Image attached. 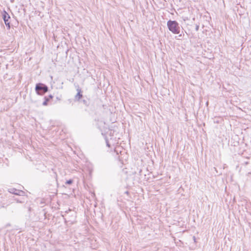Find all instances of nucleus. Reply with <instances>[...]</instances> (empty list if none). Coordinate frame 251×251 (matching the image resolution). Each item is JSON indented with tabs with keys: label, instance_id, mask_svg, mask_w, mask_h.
Here are the masks:
<instances>
[{
	"label": "nucleus",
	"instance_id": "nucleus-1",
	"mask_svg": "<svg viewBox=\"0 0 251 251\" xmlns=\"http://www.w3.org/2000/svg\"><path fill=\"white\" fill-rule=\"evenodd\" d=\"M167 26L169 31L173 34H178L180 33V27L176 21L168 20L167 23Z\"/></svg>",
	"mask_w": 251,
	"mask_h": 251
},
{
	"label": "nucleus",
	"instance_id": "nucleus-4",
	"mask_svg": "<svg viewBox=\"0 0 251 251\" xmlns=\"http://www.w3.org/2000/svg\"><path fill=\"white\" fill-rule=\"evenodd\" d=\"M1 14L2 18L4 22V23L7 29H10L11 28V18L10 15L5 10H3V11L1 13Z\"/></svg>",
	"mask_w": 251,
	"mask_h": 251
},
{
	"label": "nucleus",
	"instance_id": "nucleus-3",
	"mask_svg": "<svg viewBox=\"0 0 251 251\" xmlns=\"http://www.w3.org/2000/svg\"><path fill=\"white\" fill-rule=\"evenodd\" d=\"M78 102L82 103L84 105H85L86 107L85 109L86 111L89 109L91 111L94 112L95 110V107L94 106L93 104L91 103L90 99L88 98L86 96H85L84 98L80 100V101Z\"/></svg>",
	"mask_w": 251,
	"mask_h": 251
},
{
	"label": "nucleus",
	"instance_id": "nucleus-16",
	"mask_svg": "<svg viewBox=\"0 0 251 251\" xmlns=\"http://www.w3.org/2000/svg\"><path fill=\"white\" fill-rule=\"evenodd\" d=\"M193 240L194 241V242H196V238H195V236H193Z\"/></svg>",
	"mask_w": 251,
	"mask_h": 251
},
{
	"label": "nucleus",
	"instance_id": "nucleus-18",
	"mask_svg": "<svg viewBox=\"0 0 251 251\" xmlns=\"http://www.w3.org/2000/svg\"><path fill=\"white\" fill-rule=\"evenodd\" d=\"M142 171V170H140L139 172L140 175H141V173Z\"/></svg>",
	"mask_w": 251,
	"mask_h": 251
},
{
	"label": "nucleus",
	"instance_id": "nucleus-5",
	"mask_svg": "<svg viewBox=\"0 0 251 251\" xmlns=\"http://www.w3.org/2000/svg\"><path fill=\"white\" fill-rule=\"evenodd\" d=\"M75 87L76 88L77 93L75 96L74 101L75 102L80 101V100L82 99L83 98H84L85 96H83L82 94L83 91L81 90V89L79 87L78 85L75 86Z\"/></svg>",
	"mask_w": 251,
	"mask_h": 251
},
{
	"label": "nucleus",
	"instance_id": "nucleus-17",
	"mask_svg": "<svg viewBox=\"0 0 251 251\" xmlns=\"http://www.w3.org/2000/svg\"><path fill=\"white\" fill-rule=\"evenodd\" d=\"M178 37L180 38H182L183 36H182V34H179V35H178Z\"/></svg>",
	"mask_w": 251,
	"mask_h": 251
},
{
	"label": "nucleus",
	"instance_id": "nucleus-14",
	"mask_svg": "<svg viewBox=\"0 0 251 251\" xmlns=\"http://www.w3.org/2000/svg\"><path fill=\"white\" fill-rule=\"evenodd\" d=\"M56 100H57L60 101V100H61V98H60V97H57L56 98Z\"/></svg>",
	"mask_w": 251,
	"mask_h": 251
},
{
	"label": "nucleus",
	"instance_id": "nucleus-2",
	"mask_svg": "<svg viewBox=\"0 0 251 251\" xmlns=\"http://www.w3.org/2000/svg\"><path fill=\"white\" fill-rule=\"evenodd\" d=\"M35 91L37 95L43 96L49 91V88L46 84L39 82L36 84Z\"/></svg>",
	"mask_w": 251,
	"mask_h": 251
},
{
	"label": "nucleus",
	"instance_id": "nucleus-9",
	"mask_svg": "<svg viewBox=\"0 0 251 251\" xmlns=\"http://www.w3.org/2000/svg\"><path fill=\"white\" fill-rule=\"evenodd\" d=\"M51 177L53 179V181L57 185H58L57 181V175L56 172H53L52 174L50 175Z\"/></svg>",
	"mask_w": 251,
	"mask_h": 251
},
{
	"label": "nucleus",
	"instance_id": "nucleus-12",
	"mask_svg": "<svg viewBox=\"0 0 251 251\" xmlns=\"http://www.w3.org/2000/svg\"><path fill=\"white\" fill-rule=\"evenodd\" d=\"M105 142H106V144L107 147L110 148V144H109L108 139V138H107V137L106 136L105 137Z\"/></svg>",
	"mask_w": 251,
	"mask_h": 251
},
{
	"label": "nucleus",
	"instance_id": "nucleus-8",
	"mask_svg": "<svg viewBox=\"0 0 251 251\" xmlns=\"http://www.w3.org/2000/svg\"><path fill=\"white\" fill-rule=\"evenodd\" d=\"M69 216H71V217H75V212L69 209L68 211H65V215H63V217H66V218H65V220L66 218H68L67 217Z\"/></svg>",
	"mask_w": 251,
	"mask_h": 251
},
{
	"label": "nucleus",
	"instance_id": "nucleus-6",
	"mask_svg": "<svg viewBox=\"0 0 251 251\" xmlns=\"http://www.w3.org/2000/svg\"><path fill=\"white\" fill-rule=\"evenodd\" d=\"M8 191L12 194L20 196H24L25 194V192L24 191L16 189L14 188H9L8 189Z\"/></svg>",
	"mask_w": 251,
	"mask_h": 251
},
{
	"label": "nucleus",
	"instance_id": "nucleus-15",
	"mask_svg": "<svg viewBox=\"0 0 251 251\" xmlns=\"http://www.w3.org/2000/svg\"><path fill=\"white\" fill-rule=\"evenodd\" d=\"M125 194H126V195H129V192H128V191H126V192H125Z\"/></svg>",
	"mask_w": 251,
	"mask_h": 251
},
{
	"label": "nucleus",
	"instance_id": "nucleus-13",
	"mask_svg": "<svg viewBox=\"0 0 251 251\" xmlns=\"http://www.w3.org/2000/svg\"><path fill=\"white\" fill-rule=\"evenodd\" d=\"M199 29V25H196L195 27V30L196 31H198Z\"/></svg>",
	"mask_w": 251,
	"mask_h": 251
},
{
	"label": "nucleus",
	"instance_id": "nucleus-10",
	"mask_svg": "<svg viewBox=\"0 0 251 251\" xmlns=\"http://www.w3.org/2000/svg\"><path fill=\"white\" fill-rule=\"evenodd\" d=\"M13 200L14 201H16V202L17 203H23L25 202V198H22L21 199H18V198H14V197H13Z\"/></svg>",
	"mask_w": 251,
	"mask_h": 251
},
{
	"label": "nucleus",
	"instance_id": "nucleus-7",
	"mask_svg": "<svg viewBox=\"0 0 251 251\" xmlns=\"http://www.w3.org/2000/svg\"><path fill=\"white\" fill-rule=\"evenodd\" d=\"M53 96L51 94H50L47 96H45L44 97V101L42 103V105L43 106H47L48 105L49 102L53 99Z\"/></svg>",
	"mask_w": 251,
	"mask_h": 251
},
{
	"label": "nucleus",
	"instance_id": "nucleus-11",
	"mask_svg": "<svg viewBox=\"0 0 251 251\" xmlns=\"http://www.w3.org/2000/svg\"><path fill=\"white\" fill-rule=\"evenodd\" d=\"M74 182V180L72 179H70L69 180H66L65 184L66 185H71Z\"/></svg>",
	"mask_w": 251,
	"mask_h": 251
}]
</instances>
